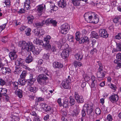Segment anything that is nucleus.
<instances>
[{
  "instance_id": "nucleus-55",
  "label": "nucleus",
  "mask_w": 121,
  "mask_h": 121,
  "mask_svg": "<svg viewBox=\"0 0 121 121\" xmlns=\"http://www.w3.org/2000/svg\"><path fill=\"white\" fill-rule=\"evenodd\" d=\"M12 118L11 121H19V117L17 116H13Z\"/></svg>"
},
{
  "instance_id": "nucleus-6",
  "label": "nucleus",
  "mask_w": 121,
  "mask_h": 121,
  "mask_svg": "<svg viewBox=\"0 0 121 121\" xmlns=\"http://www.w3.org/2000/svg\"><path fill=\"white\" fill-rule=\"evenodd\" d=\"M74 96L77 103H82L84 102V99L83 96L82 95H79L77 92H75Z\"/></svg>"
},
{
  "instance_id": "nucleus-27",
  "label": "nucleus",
  "mask_w": 121,
  "mask_h": 121,
  "mask_svg": "<svg viewBox=\"0 0 121 121\" xmlns=\"http://www.w3.org/2000/svg\"><path fill=\"white\" fill-rule=\"evenodd\" d=\"M29 91H30L31 92H33L34 93L37 90V88L35 87H32L31 86H30L28 88Z\"/></svg>"
},
{
  "instance_id": "nucleus-12",
  "label": "nucleus",
  "mask_w": 121,
  "mask_h": 121,
  "mask_svg": "<svg viewBox=\"0 0 121 121\" xmlns=\"http://www.w3.org/2000/svg\"><path fill=\"white\" fill-rule=\"evenodd\" d=\"M104 71H98L97 73V76L99 80H102L105 75Z\"/></svg>"
},
{
  "instance_id": "nucleus-3",
  "label": "nucleus",
  "mask_w": 121,
  "mask_h": 121,
  "mask_svg": "<svg viewBox=\"0 0 121 121\" xmlns=\"http://www.w3.org/2000/svg\"><path fill=\"white\" fill-rule=\"evenodd\" d=\"M95 16V13L92 12H88L85 13L84 15V17L86 21L89 23H92L90 22L93 19Z\"/></svg>"
},
{
  "instance_id": "nucleus-39",
  "label": "nucleus",
  "mask_w": 121,
  "mask_h": 121,
  "mask_svg": "<svg viewBox=\"0 0 121 121\" xmlns=\"http://www.w3.org/2000/svg\"><path fill=\"white\" fill-rule=\"evenodd\" d=\"M69 103L71 105H73L75 103V100L71 96L69 97Z\"/></svg>"
},
{
  "instance_id": "nucleus-58",
  "label": "nucleus",
  "mask_w": 121,
  "mask_h": 121,
  "mask_svg": "<svg viewBox=\"0 0 121 121\" xmlns=\"http://www.w3.org/2000/svg\"><path fill=\"white\" fill-rule=\"evenodd\" d=\"M43 24L42 22L41 23L40 22L36 23L34 25V26L35 27H37L38 26H43Z\"/></svg>"
},
{
  "instance_id": "nucleus-11",
  "label": "nucleus",
  "mask_w": 121,
  "mask_h": 121,
  "mask_svg": "<svg viewBox=\"0 0 121 121\" xmlns=\"http://www.w3.org/2000/svg\"><path fill=\"white\" fill-rule=\"evenodd\" d=\"M17 63L18 64V65L21 66L24 68H27V66L25 65V62L24 60L21 58L18 59Z\"/></svg>"
},
{
  "instance_id": "nucleus-37",
  "label": "nucleus",
  "mask_w": 121,
  "mask_h": 121,
  "mask_svg": "<svg viewBox=\"0 0 121 121\" xmlns=\"http://www.w3.org/2000/svg\"><path fill=\"white\" fill-rule=\"evenodd\" d=\"M35 80V78H32V79H30L28 80L27 82L28 84L29 85H32L34 82Z\"/></svg>"
},
{
  "instance_id": "nucleus-19",
  "label": "nucleus",
  "mask_w": 121,
  "mask_h": 121,
  "mask_svg": "<svg viewBox=\"0 0 121 121\" xmlns=\"http://www.w3.org/2000/svg\"><path fill=\"white\" fill-rule=\"evenodd\" d=\"M59 6L62 8H64L66 5V1L64 0H60L58 3Z\"/></svg>"
},
{
  "instance_id": "nucleus-34",
  "label": "nucleus",
  "mask_w": 121,
  "mask_h": 121,
  "mask_svg": "<svg viewBox=\"0 0 121 121\" xmlns=\"http://www.w3.org/2000/svg\"><path fill=\"white\" fill-rule=\"evenodd\" d=\"M63 106L64 107L67 108L69 106L68 100L67 99H65L63 101Z\"/></svg>"
},
{
  "instance_id": "nucleus-9",
  "label": "nucleus",
  "mask_w": 121,
  "mask_h": 121,
  "mask_svg": "<svg viewBox=\"0 0 121 121\" xmlns=\"http://www.w3.org/2000/svg\"><path fill=\"white\" fill-rule=\"evenodd\" d=\"M99 35L100 37L104 38L107 37L108 36V35L106 30L104 29H101L99 30Z\"/></svg>"
},
{
  "instance_id": "nucleus-4",
  "label": "nucleus",
  "mask_w": 121,
  "mask_h": 121,
  "mask_svg": "<svg viewBox=\"0 0 121 121\" xmlns=\"http://www.w3.org/2000/svg\"><path fill=\"white\" fill-rule=\"evenodd\" d=\"M60 28L61 33L64 34H65L68 33L69 28L68 24L67 23L62 25Z\"/></svg>"
},
{
  "instance_id": "nucleus-46",
  "label": "nucleus",
  "mask_w": 121,
  "mask_h": 121,
  "mask_svg": "<svg viewBox=\"0 0 121 121\" xmlns=\"http://www.w3.org/2000/svg\"><path fill=\"white\" fill-rule=\"evenodd\" d=\"M52 19L50 18H48L47 20L45 21L44 20L42 21V23H43V24L45 23H46V24H50L51 21Z\"/></svg>"
},
{
  "instance_id": "nucleus-23",
  "label": "nucleus",
  "mask_w": 121,
  "mask_h": 121,
  "mask_svg": "<svg viewBox=\"0 0 121 121\" xmlns=\"http://www.w3.org/2000/svg\"><path fill=\"white\" fill-rule=\"evenodd\" d=\"M75 59L79 60H81L83 58V55L80 53H77L74 55Z\"/></svg>"
},
{
  "instance_id": "nucleus-10",
  "label": "nucleus",
  "mask_w": 121,
  "mask_h": 121,
  "mask_svg": "<svg viewBox=\"0 0 121 121\" xmlns=\"http://www.w3.org/2000/svg\"><path fill=\"white\" fill-rule=\"evenodd\" d=\"M34 33L36 36H40L44 34L45 31L43 29H35V30Z\"/></svg>"
},
{
  "instance_id": "nucleus-48",
  "label": "nucleus",
  "mask_w": 121,
  "mask_h": 121,
  "mask_svg": "<svg viewBox=\"0 0 121 121\" xmlns=\"http://www.w3.org/2000/svg\"><path fill=\"white\" fill-rule=\"evenodd\" d=\"M108 86L109 87L111 88L112 89L115 91L117 89V87L115 85H113L112 83H110L108 84Z\"/></svg>"
},
{
  "instance_id": "nucleus-38",
  "label": "nucleus",
  "mask_w": 121,
  "mask_h": 121,
  "mask_svg": "<svg viewBox=\"0 0 121 121\" xmlns=\"http://www.w3.org/2000/svg\"><path fill=\"white\" fill-rule=\"evenodd\" d=\"M28 22L29 24H31L32 23L33 20L34 18V17L32 15H30L28 17Z\"/></svg>"
},
{
  "instance_id": "nucleus-60",
  "label": "nucleus",
  "mask_w": 121,
  "mask_h": 121,
  "mask_svg": "<svg viewBox=\"0 0 121 121\" xmlns=\"http://www.w3.org/2000/svg\"><path fill=\"white\" fill-rule=\"evenodd\" d=\"M26 69V70L30 71V73H33L35 71V69H31L29 68L28 67H27V68H25Z\"/></svg>"
},
{
  "instance_id": "nucleus-17",
  "label": "nucleus",
  "mask_w": 121,
  "mask_h": 121,
  "mask_svg": "<svg viewBox=\"0 0 121 121\" xmlns=\"http://www.w3.org/2000/svg\"><path fill=\"white\" fill-rule=\"evenodd\" d=\"M121 51V42L116 43V49H114L112 52L114 53L115 52Z\"/></svg>"
},
{
  "instance_id": "nucleus-62",
  "label": "nucleus",
  "mask_w": 121,
  "mask_h": 121,
  "mask_svg": "<svg viewBox=\"0 0 121 121\" xmlns=\"http://www.w3.org/2000/svg\"><path fill=\"white\" fill-rule=\"evenodd\" d=\"M116 58L119 61L121 60V53H119L117 54L116 55Z\"/></svg>"
},
{
  "instance_id": "nucleus-25",
  "label": "nucleus",
  "mask_w": 121,
  "mask_h": 121,
  "mask_svg": "<svg viewBox=\"0 0 121 121\" xmlns=\"http://www.w3.org/2000/svg\"><path fill=\"white\" fill-rule=\"evenodd\" d=\"M81 39L79 40V43H86L88 42V38L85 36L82 39Z\"/></svg>"
},
{
  "instance_id": "nucleus-22",
  "label": "nucleus",
  "mask_w": 121,
  "mask_h": 121,
  "mask_svg": "<svg viewBox=\"0 0 121 121\" xmlns=\"http://www.w3.org/2000/svg\"><path fill=\"white\" fill-rule=\"evenodd\" d=\"M91 80L92 81L90 86L91 87H94L95 84H96V78L94 76H91Z\"/></svg>"
},
{
  "instance_id": "nucleus-31",
  "label": "nucleus",
  "mask_w": 121,
  "mask_h": 121,
  "mask_svg": "<svg viewBox=\"0 0 121 121\" xmlns=\"http://www.w3.org/2000/svg\"><path fill=\"white\" fill-rule=\"evenodd\" d=\"M7 89L5 88H0V93H2V95L4 96L6 95L7 94L6 93L7 92Z\"/></svg>"
},
{
  "instance_id": "nucleus-57",
  "label": "nucleus",
  "mask_w": 121,
  "mask_h": 121,
  "mask_svg": "<svg viewBox=\"0 0 121 121\" xmlns=\"http://www.w3.org/2000/svg\"><path fill=\"white\" fill-rule=\"evenodd\" d=\"M45 48L47 50H49L51 48V46L49 43H47L45 45Z\"/></svg>"
},
{
  "instance_id": "nucleus-1",
  "label": "nucleus",
  "mask_w": 121,
  "mask_h": 121,
  "mask_svg": "<svg viewBox=\"0 0 121 121\" xmlns=\"http://www.w3.org/2000/svg\"><path fill=\"white\" fill-rule=\"evenodd\" d=\"M18 46L22 47V49H25L28 51H31L35 55L39 54L40 52L39 49L37 47H35L31 42L26 43L24 41H20L19 43Z\"/></svg>"
},
{
  "instance_id": "nucleus-51",
  "label": "nucleus",
  "mask_w": 121,
  "mask_h": 121,
  "mask_svg": "<svg viewBox=\"0 0 121 121\" xmlns=\"http://www.w3.org/2000/svg\"><path fill=\"white\" fill-rule=\"evenodd\" d=\"M91 36L92 37L97 38L98 37V34L95 32L93 31L92 32Z\"/></svg>"
},
{
  "instance_id": "nucleus-24",
  "label": "nucleus",
  "mask_w": 121,
  "mask_h": 121,
  "mask_svg": "<svg viewBox=\"0 0 121 121\" xmlns=\"http://www.w3.org/2000/svg\"><path fill=\"white\" fill-rule=\"evenodd\" d=\"M82 36V34L79 31L75 33V39L77 41H79L81 37Z\"/></svg>"
},
{
  "instance_id": "nucleus-15",
  "label": "nucleus",
  "mask_w": 121,
  "mask_h": 121,
  "mask_svg": "<svg viewBox=\"0 0 121 121\" xmlns=\"http://www.w3.org/2000/svg\"><path fill=\"white\" fill-rule=\"evenodd\" d=\"M41 108L44 109L46 111H49L51 110V107L48 106L47 104L43 103H41Z\"/></svg>"
},
{
  "instance_id": "nucleus-28",
  "label": "nucleus",
  "mask_w": 121,
  "mask_h": 121,
  "mask_svg": "<svg viewBox=\"0 0 121 121\" xmlns=\"http://www.w3.org/2000/svg\"><path fill=\"white\" fill-rule=\"evenodd\" d=\"M33 58L31 56L29 55L27 57L25 60V61L26 63H29L33 61Z\"/></svg>"
},
{
  "instance_id": "nucleus-54",
  "label": "nucleus",
  "mask_w": 121,
  "mask_h": 121,
  "mask_svg": "<svg viewBox=\"0 0 121 121\" xmlns=\"http://www.w3.org/2000/svg\"><path fill=\"white\" fill-rule=\"evenodd\" d=\"M17 95L20 98H22V91L20 90L17 91Z\"/></svg>"
},
{
  "instance_id": "nucleus-5",
  "label": "nucleus",
  "mask_w": 121,
  "mask_h": 121,
  "mask_svg": "<svg viewBox=\"0 0 121 121\" xmlns=\"http://www.w3.org/2000/svg\"><path fill=\"white\" fill-rule=\"evenodd\" d=\"M70 51L71 49L69 48L64 49L61 53V55L62 58L64 59H65L68 57Z\"/></svg>"
},
{
  "instance_id": "nucleus-44",
  "label": "nucleus",
  "mask_w": 121,
  "mask_h": 121,
  "mask_svg": "<svg viewBox=\"0 0 121 121\" xmlns=\"http://www.w3.org/2000/svg\"><path fill=\"white\" fill-rule=\"evenodd\" d=\"M64 44V43L62 40H60L57 43V44L58 45V47L60 49Z\"/></svg>"
},
{
  "instance_id": "nucleus-40",
  "label": "nucleus",
  "mask_w": 121,
  "mask_h": 121,
  "mask_svg": "<svg viewBox=\"0 0 121 121\" xmlns=\"http://www.w3.org/2000/svg\"><path fill=\"white\" fill-rule=\"evenodd\" d=\"M67 39L70 42H73L74 41V39L73 36L69 35H68Z\"/></svg>"
},
{
  "instance_id": "nucleus-33",
  "label": "nucleus",
  "mask_w": 121,
  "mask_h": 121,
  "mask_svg": "<svg viewBox=\"0 0 121 121\" xmlns=\"http://www.w3.org/2000/svg\"><path fill=\"white\" fill-rule=\"evenodd\" d=\"M24 78H22L19 79L18 82H19V84L21 85H24L25 84L26 82Z\"/></svg>"
},
{
  "instance_id": "nucleus-30",
  "label": "nucleus",
  "mask_w": 121,
  "mask_h": 121,
  "mask_svg": "<svg viewBox=\"0 0 121 121\" xmlns=\"http://www.w3.org/2000/svg\"><path fill=\"white\" fill-rule=\"evenodd\" d=\"M73 64L75 68L78 67V66L79 67H80L82 65V63L81 62L76 61L73 62Z\"/></svg>"
},
{
  "instance_id": "nucleus-64",
  "label": "nucleus",
  "mask_w": 121,
  "mask_h": 121,
  "mask_svg": "<svg viewBox=\"0 0 121 121\" xmlns=\"http://www.w3.org/2000/svg\"><path fill=\"white\" fill-rule=\"evenodd\" d=\"M115 38L117 39H121V33H120L116 35L115 36Z\"/></svg>"
},
{
  "instance_id": "nucleus-8",
  "label": "nucleus",
  "mask_w": 121,
  "mask_h": 121,
  "mask_svg": "<svg viewBox=\"0 0 121 121\" xmlns=\"http://www.w3.org/2000/svg\"><path fill=\"white\" fill-rule=\"evenodd\" d=\"M83 109L86 111L88 114H91L92 112V106L87 104H85L83 107Z\"/></svg>"
},
{
  "instance_id": "nucleus-61",
  "label": "nucleus",
  "mask_w": 121,
  "mask_h": 121,
  "mask_svg": "<svg viewBox=\"0 0 121 121\" xmlns=\"http://www.w3.org/2000/svg\"><path fill=\"white\" fill-rule=\"evenodd\" d=\"M107 120L108 121H112V118L110 114L108 115L107 117Z\"/></svg>"
},
{
  "instance_id": "nucleus-36",
  "label": "nucleus",
  "mask_w": 121,
  "mask_h": 121,
  "mask_svg": "<svg viewBox=\"0 0 121 121\" xmlns=\"http://www.w3.org/2000/svg\"><path fill=\"white\" fill-rule=\"evenodd\" d=\"M31 29L29 28H28L26 29L25 31V34L27 36H30L31 35Z\"/></svg>"
},
{
  "instance_id": "nucleus-63",
  "label": "nucleus",
  "mask_w": 121,
  "mask_h": 121,
  "mask_svg": "<svg viewBox=\"0 0 121 121\" xmlns=\"http://www.w3.org/2000/svg\"><path fill=\"white\" fill-rule=\"evenodd\" d=\"M61 99L60 98H58L57 100V102L58 103L60 107L63 106V104L61 103Z\"/></svg>"
},
{
  "instance_id": "nucleus-41",
  "label": "nucleus",
  "mask_w": 121,
  "mask_h": 121,
  "mask_svg": "<svg viewBox=\"0 0 121 121\" xmlns=\"http://www.w3.org/2000/svg\"><path fill=\"white\" fill-rule=\"evenodd\" d=\"M49 54L48 53H44L43 56V58L46 60L49 59Z\"/></svg>"
},
{
  "instance_id": "nucleus-7",
  "label": "nucleus",
  "mask_w": 121,
  "mask_h": 121,
  "mask_svg": "<svg viewBox=\"0 0 121 121\" xmlns=\"http://www.w3.org/2000/svg\"><path fill=\"white\" fill-rule=\"evenodd\" d=\"M70 79H66L63 81L62 82V85L65 89H69L70 88Z\"/></svg>"
},
{
  "instance_id": "nucleus-14",
  "label": "nucleus",
  "mask_w": 121,
  "mask_h": 121,
  "mask_svg": "<svg viewBox=\"0 0 121 121\" xmlns=\"http://www.w3.org/2000/svg\"><path fill=\"white\" fill-rule=\"evenodd\" d=\"M9 56L12 60H15L17 58V56L16 52L14 51H12L9 53Z\"/></svg>"
},
{
  "instance_id": "nucleus-42",
  "label": "nucleus",
  "mask_w": 121,
  "mask_h": 121,
  "mask_svg": "<svg viewBox=\"0 0 121 121\" xmlns=\"http://www.w3.org/2000/svg\"><path fill=\"white\" fill-rule=\"evenodd\" d=\"M13 89L15 90H17L18 88V85L19 84V83L17 82H13Z\"/></svg>"
},
{
  "instance_id": "nucleus-43",
  "label": "nucleus",
  "mask_w": 121,
  "mask_h": 121,
  "mask_svg": "<svg viewBox=\"0 0 121 121\" xmlns=\"http://www.w3.org/2000/svg\"><path fill=\"white\" fill-rule=\"evenodd\" d=\"M43 8L42 5H40L38 6L37 11L39 13H41L43 11Z\"/></svg>"
},
{
  "instance_id": "nucleus-16",
  "label": "nucleus",
  "mask_w": 121,
  "mask_h": 121,
  "mask_svg": "<svg viewBox=\"0 0 121 121\" xmlns=\"http://www.w3.org/2000/svg\"><path fill=\"white\" fill-rule=\"evenodd\" d=\"M1 71L4 74H6V73H9L11 72L10 69L9 68L2 67L1 69Z\"/></svg>"
},
{
  "instance_id": "nucleus-20",
  "label": "nucleus",
  "mask_w": 121,
  "mask_h": 121,
  "mask_svg": "<svg viewBox=\"0 0 121 121\" xmlns=\"http://www.w3.org/2000/svg\"><path fill=\"white\" fill-rule=\"evenodd\" d=\"M38 68L39 73H46L47 72L46 69L44 67L40 66L38 67Z\"/></svg>"
},
{
  "instance_id": "nucleus-35",
  "label": "nucleus",
  "mask_w": 121,
  "mask_h": 121,
  "mask_svg": "<svg viewBox=\"0 0 121 121\" xmlns=\"http://www.w3.org/2000/svg\"><path fill=\"white\" fill-rule=\"evenodd\" d=\"M113 21L115 23H118V24H121V19L120 17L114 18L113 20Z\"/></svg>"
},
{
  "instance_id": "nucleus-32",
  "label": "nucleus",
  "mask_w": 121,
  "mask_h": 121,
  "mask_svg": "<svg viewBox=\"0 0 121 121\" xmlns=\"http://www.w3.org/2000/svg\"><path fill=\"white\" fill-rule=\"evenodd\" d=\"M43 100L44 99L41 97L37 98L35 99V106H37L39 102L40 101H43Z\"/></svg>"
},
{
  "instance_id": "nucleus-50",
  "label": "nucleus",
  "mask_w": 121,
  "mask_h": 121,
  "mask_svg": "<svg viewBox=\"0 0 121 121\" xmlns=\"http://www.w3.org/2000/svg\"><path fill=\"white\" fill-rule=\"evenodd\" d=\"M51 50L52 52H57L58 51L57 48L54 46H52Z\"/></svg>"
},
{
  "instance_id": "nucleus-47",
  "label": "nucleus",
  "mask_w": 121,
  "mask_h": 121,
  "mask_svg": "<svg viewBox=\"0 0 121 121\" xmlns=\"http://www.w3.org/2000/svg\"><path fill=\"white\" fill-rule=\"evenodd\" d=\"M79 112V110L76 108L73 111V115L75 116H77Z\"/></svg>"
},
{
  "instance_id": "nucleus-56",
  "label": "nucleus",
  "mask_w": 121,
  "mask_h": 121,
  "mask_svg": "<svg viewBox=\"0 0 121 121\" xmlns=\"http://www.w3.org/2000/svg\"><path fill=\"white\" fill-rule=\"evenodd\" d=\"M24 9L27 10L29 9L30 8V5L26 4H24Z\"/></svg>"
},
{
  "instance_id": "nucleus-2",
  "label": "nucleus",
  "mask_w": 121,
  "mask_h": 121,
  "mask_svg": "<svg viewBox=\"0 0 121 121\" xmlns=\"http://www.w3.org/2000/svg\"><path fill=\"white\" fill-rule=\"evenodd\" d=\"M37 80L41 85H46L48 82V78L45 75L40 74L38 77Z\"/></svg>"
},
{
  "instance_id": "nucleus-59",
  "label": "nucleus",
  "mask_w": 121,
  "mask_h": 121,
  "mask_svg": "<svg viewBox=\"0 0 121 121\" xmlns=\"http://www.w3.org/2000/svg\"><path fill=\"white\" fill-rule=\"evenodd\" d=\"M4 3L6 6H9L10 4V2L9 0H5V1Z\"/></svg>"
},
{
  "instance_id": "nucleus-52",
  "label": "nucleus",
  "mask_w": 121,
  "mask_h": 121,
  "mask_svg": "<svg viewBox=\"0 0 121 121\" xmlns=\"http://www.w3.org/2000/svg\"><path fill=\"white\" fill-rule=\"evenodd\" d=\"M26 72L25 71H22V73L20 75V77L22 78H24L26 75Z\"/></svg>"
},
{
  "instance_id": "nucleus-26",
  "label": "nucleus",
  "mask_w": 121,
  "mask_h": 121,
  "mask_svg": "<svg viewBox=\"0 0 121 121\" xmlns=\"http://www.w3.org/2000/svg\"><path fill=\"white\" fill-rule=\"evenodd\" d=\"M99 21V19L97 17V16L95 14V16L94 17L93 19L92 20L90 21V22H92V23L96 24Z\"/></svg>"
},
{
  "instance_id": "nucleus-29",
  "label": "nucleus",
  "mask_w": 121,
  "mask_h": 121,
  "mask_svg": "<svg viewBox=\"0 0 121 121\" xmlns=\"http://www.w3.org/2000/svg\"><path fill=\"white\" fill-rule=\"evenodd\" d=\"M71 1L72 3L75 6H78L80 4V2L78 0H71Z\"/></svg>"
},
{
  "instance_id": "nucleus-18",
  "label": "nucleus",
  "mask_w": 121,
  "mask_h": 121,
  "mask_svg": "<svg viewBox=\"0 0 121 121\" xmlns=\"http://www.w3.org/2000/svg\"><path fill=\"white\" fill-rule=\"evenodd\" d=\"M53 67L55 68H60L63 67V65L57 62H54L53 63Z\"/></svg>"
},
{
  "instance_id": "nucleus-21",
  "label": "nucleus",
  "mask_w": 121,
  "mask_h": 121,
  "mask_svg": "<svg viewBox=\"0 0 121 121\" xmlns=\"http://www.w3.org/2000/svg\"><path fill=\"white\" fill-rule=\"evenodd\" d=\"M33 42L36 45H44L43 42L42 40H39L37 38L34 40Z\"/></svg>"
},
{
  "instance_id": "nucleus-53",
  "label": "nucleus",
  "mask_w": 121,
  "mask_h": 121,
  "mask_svg": "<svg viewBox=\"0 0 121 121\" xmlns=\"http://www.w3.org/2000/svg\"><path fill=\"white\" fill-rule=\"evenodd\" d=\"M95 112L96 114L97 115H99L101 114V111L99 108H97L95 110Z\"/></svg>"
},
{
  "instance_id": "nucleus-45",
  "label": "nucleus",
  "mask_w": 121,
  "mask_h": 121,
  "mask_svg": "<svg viewBox=\"0 0 121 121\" xmlns=\"http://www.w3.org/2000/svg\"><path fill=\"white\" fill-rule=\"evenodd\" d=\"M51 38V37L50 36L47 35L46 37L44 38V41L46 42L47 43H48L49 42V41Z\"/></svg>"
},
{
  "instance_id": "nucleus-49",
  "label": "nucleus",
  "mask_w": 121,
  "mask_h": 121,
  "mask_svg": "<svg viewBox=\"0 0 121 121\" xmlns=\"http://www.w3.org/2000/svg\"><path fill=\"white\" fill-rule=\"evenodd\" d=\"M83 77L84 78L85 81L86 82L88 81L90 79L89 77L87 75H83Z\"/></svg>"
},
{
  "instance_id": "nucleus-13",
  "label": "nucleus",
  "mask_w": 121,
  "mask_h": 121,
  "mask_svg": "<svg viewBox=\"0 0 121 121\" xmlns=\"http://www.w3.org/2000/svg\"><path fill=\"white\" fill-rule=\"evenodd\" d=\"M109 99L111 102H114L118 100V97L117 95L114 94L109 97Z\"/></svg>"
}]
</instances>
